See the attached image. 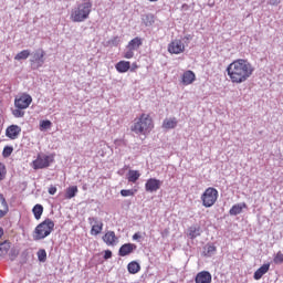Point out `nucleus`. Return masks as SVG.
<instances>
[{"instance_id":"3","label":"nucleus","mask_w":283,"mask_h":283,"mask_svg":"<svg viewBox=\"0 0 283 283\" xmlns=\"http://www.w3.org/2000/svg\"><path fill=\"white\" fill-rule=\"evenodd\" d=\"M52 231H54V221L48 218L35 227L33 231V240H45V238H48Z\"/></svg>"},{"instance_id":"30","label":"nucleus","mask_w":283,"mask_h":283,"mask_svg":"<svg viewBox=\"0 0 283 283\" xmlns=\"http://www.w3.org/2000/svg\"><path fill=\"white\" fill-rule=\"evenodd\" d=\"M103 231V222L93 224L91 229V235H98Z\"/></svg>"},{"instance_id":"21","label":"nucleus","mask_w":283,"mask_h":283,"mask_svg":"<svg viewBox=\"0 0 283 283\" xmlns=\"http://www.w3.org/2000/svg\"><path fill=\"white\" fill-rule=\"evenodd\" d=\"M140 45H143V39H140L139 36H136L128 42L126 48L127 50L136 51L138 50V48H140Z\"/></svg>"},{"instance_id":"5","label":"nucleus","mask_w":283,"mask_h":283,"mask_svg":"<svg viewBox=\"0 0 283 283\" xmlns=\"http://www.w3.org/2000/svg\"><path fill=\"white\" fill-rule=\"evenodd\" d=\"M45 63V51L43 49H36L31 53L30 65L31 70H39L43 67Z\"/></svg>"},{"instance_id":"51","label":"nucleus","mask_w":283,"mask_h":283,"mask_svg":"<svg viewBox=\"0 0 283 283\" xmlns=\"http://www.w3.org/2000/svg\"><path fill=\"white\" fill-rule=\"evenodd\" d=\"M3 238V228L0 227V239Z\"/></svg>"},{"instance_id":"2","label":"nucleus","mask_w":283,"mask_h":283,"mask_svg":"<svg viewBox=\"0 0 283 283\" xmlns=\"http://www.w3.org/2000/svg\"><path fill=\"white\" fill-rule=\"evenodd\" d=\"M92 0H84L82 3L77 4L72 12L71 19L74 23H83L86 19H90L92 14Z\"/></svg>"},{"instance_id":"11","label":"nucleus","mask_w":283,"mask_h":283,"mask_svg":"<svg viewBox=\"0 0 283 283\" xmlns=\"http://www.w3.org/2000/svg\"><path fill=\"white\" fill-rule=\"evenodd\" d=\"M137 247L134 243H125L119 248L118 255L120 258H125L126 255H129L130 253H134L136 251Z\"/></svg>"},{"instance_id":"48","label":"nucleus","mask_w":283,"mask_h":283,"mask_svg":"<svg viewBox=\"0 0 283 283\" xmlns=\"http://www.w3.org/2000/svg\"><path fill=\"white\" fill-rule=\"evenodd\" d=\"M138 67V65L136 63L133 64V67L130 69V72H134V70H136Z\"/></svg>"},{"instance_id":"52","label":"nucleus","mask_w":283,"mask_h":283,"mask_svg":"<svg viewBox=\"0 0 283 283\" xmlns=\"http://www.w3.org/2000/svg\"><path fill=\"white\" fill-rule=\"evenodd\" d=\"M185 39L189 41V39H191V35H186Z\"/></svg>"},{"instance_id":"19","label":"nucleus","mask_w":283,"mask_h":283,"mask_svg":"<svg viewBox=\"0 0 283 283\" xmlns=\"http://www.w3.org/2000/svg\"><path fill=\"white\" fill-rule=\"evenodd\" d=\"M130 67H132V64L127 61H119L115 65V70H117V72H119V74H125V72H129Z\"/></svg>"},{"instance_id":"42","label":"nucleus","mask_w":283,"mask_h":283,"mask_svg":"<svg viewBox=\"0 0 283 283\" xmlns=\"http://www.w3.org/2000/svg\"><path fill=\"white\" fill-rule=\"evenodd\" d=\"M88 223L94 227V224H99L101 222H98V218L96 217H91L88 218Z\"/></svg>"},{"instance_id":"41","label":"nucleus","mask_w":283,"mask_h":283,"mask_svg":"<svg viewBox=\"0 0 283 283\" xmlns=\"http://www.w3.org/2000/svg\"><path fill=\"white\" fill-rule=\"evenodd\" d=\"M213 253H216V247L214 245H208L207 247V255H209V258H211V255H213Z\"/></svg>"},{"instance_id":"37","label":"nucleus","mask_w":283,"mask_h":283,"mask_svg":"<svg viewBox=\"0 0 283 283\" xmlns=\"http://www.w3.org/2000/svg\"><path fill=\"white\" fill-rule=\"evenodd\" d=\"M18 256H19V250L11 249L9 252V258H10L11 262H14V260H17Z\"/></svg>"},{"instance_id":"9","label":"nucleus","mask_w":283,"mask_h":283,"mask_svg":"<svg viewBox=\"0 0 283 283\" xmlns=\"http://www.w3.org/2000/svg\"><path fill=\"white\" fill-rule=\"evenodd\" d=\"M168 52L170 54H181V52H185V44L180 40H175L169 44Z\"/></svg>"},{"instance_id":"17","label":"nucleus","mask_w":283,"mask_h":283,"mask_svg":"<svg viewBox=\"0 0 283 283\" xmlns=\"http://www.w3.org/2000/svg\"><path fill=\"white\" fill-rule=\"evenodd\" d=\"M269 269H271V264L270 263H265L261 268H259L254 272V275H253L254 280H262V276L266 275V273H269Z\"/></svg>"},{"instance_id":"12","label":"nucleus","mask_w":283,"mask_h":283,"mask_svg":"<svg viewBox=\"0 0 283 283\" xmlns=\"http://www.w3.org/2000/svg\"><path fill=\"white\" fill-rule=\"evenodd\" d=\"M211 280L212 276L209 271H201L195 277L196 283H211Z\"/></svg>"},{"instance_id":"27","label":"nucleus","mask_w":283,"mask_h":283,"mask_svg":"<svg viewBox=\"0 0 283 283\" xmlns=\"http://www.w3.org/2000/svg\"><path fill=\"white\" fill-rule=\"evenodd\" d=\"M32 53H30V50H23L21 52H19L15 56L14 60L15 61H25L29 56H31Z\"/></svg>"},{"instance_id":"10","label":"nucleus","mask_w":283,"mask_h":283,"mask_svg":"<svg viewBox=\"0 0 283 283\" xmlns=\"http://www.w3.org/2000/svg\"><path fill=\"white\" fill-rule=\"evenodd\" d=\"M19 134H21V126L11 125L6 130V136L11 140H17L19 138Z\"/></svg>"},{"instance_id":"38","label":"nucleus","mask_w":283,"mask_h":283,"mask_svg":"<svg viewBox=\"0 0 283 283\" xmlns=\"http://www.w3.org/2000/svg\"><path fill=\"white\" fill-rule=\"evenodd\" d=\"M109 45H114V48H117V45L120 43L119 36H114L108 41Z\"/></svg>"},{"instance_id":"34","label":"nucleus","mask_w":283,"mask_h":283,"mask_svg":"<svg viewBox=\"0 0 283 283\" xmlns=\"http://www.w3.org/2000/svg\"><path fill=\"white\" fill-rule=\"evenodd\" d=\"M273 262H274V264H283V253H282V251H279L275 254V256L273 259Z\"/></svg>"},{"instance_id":"6","label":"nucleus","mask_w":283,"mask_h":283,"mask_svg":"<svg viewBox=\"0 0 283 283\" xmlns=\"http://www.w3.org/2000/svg\"><path fill=\"white\" fill-rule=\"evenodd\" d=\"M202 205L206 208L213 207L218 201V190L216 188H208L201 196Z\"/></svg>"},{"instance_id":"23","label":"nucleus","mask_w":283,"mask_h":283,"mask_svg":"<svg viewBox=\"0 0 283 283\" xmlns=\"http://www.w3.org/2000/svg\"><path fill=\"white\" fill-rule=\"evenodd\" d=\"M178 126V120L174 118H166L163 123L164 129H176Z\"/></svg>"},{"instance_id":"7","label":"nucleus","mask_w":283,"mask_h":283,"mask_svg":"<svg viewBox=\"0 0 283 283\" xmlns=\"http://www.w3.org/2000/svg\"><path fill=\"white\" fill-rule=\"evenodd\" d=\"M32 104V96L30 94H22L19 98H15L14 106L18 109H28Z\"/></svg>"},{"instance_id":"49","label":"nucleus","mask_w":283,"mask_h":283,"mask_svg":"<svg viewBox=\"0 0 283 283\" xmlns=\"http://www.w3.org/2000/svg\"><path fill=\"white\" fill-rule=\"evenodd\" d=\"M3 238V228L0 227V239Z\"/></svg>"},{"instance_id":"43","label":"nucleus","mask_w":283,"mask_h":283,"mask_svg":"<svg viewBox=\"0 0 283 283\" xmlns=\"http://www.w3.org/2000/svg\"><path fill=\"white\" fill-rule=\"evenodd\" d=\"M49 193H50V196H54V193H56V186H50Z\"/></svg>"},{"instance_id":"40","label":"nucleus","mask_w":283,"mask_h":283,"mask_svg":"<svg viewBox=\"0 0 283 283\" xmlns=\"http://www.w3.org/2000/svg\"><path fill=\"white\" fill-rule=\"evenodd\" d=\"M124 59H134V50L127 49V51L124 53Z\"/></svg>"},{"instance_id":"18","label":"nucleus","mask_w":283,"mask_h":283,"mask_svg":"<svg viewBox=\"0 0 283 283\" xmlns=\"http://www.w3.org/2000/svg\"><path fill=\"white\" fill-rule=\"evenodd\" d=\"M142 23L146 28H151L154 23H156V18L154 17V13H146L142 15Z\"/></svg>"},{"instance_id":"13","label":"nucleus","mask_w":283,"mask_h":283,"mask_svg":"<svg viewBox=\"0 0 283 283\" xmlns=\"http://www.w3.org/2000/svg\"><path fill=\"white\" fill-rule=\"evenodd\" d=\"M34 169H45L50 167V156H44L43 158H38L33 161Z\"/></svg>"},{"instance_id":"14","label":"nucleus","mask_w":283,"mask_h":283,"mask_svg":"<svg viewBox=\"0 0 283 283\" xmlns=\"http://www.w3.org/2000/svg\"><path fill=\"white\" fill-rule=\"evenodd\" d=\"M188 238L190 240H196V238H200L202 235V228L199 224H195L188 228Z\"/></svg>"},{"instance_id":"22","label":"nucleus","mask_w":283,"mask_h":283,"mask_svg":"<svg viewBox=\"0 0 283 283\" xmlns=\"http://www.w3.org/2000/svg\"><path fill=\"white\" fill-rule=\"evenodd\" d=\"M242 209H247V203L241 202L232 206L229 213L230 216H240V213H242Z\"/></svg>"},{"instance_id":"26","label":"nucleus","mask_w":283,"mask_h":283,"mask_svg":"<svg viewBox=\"0 0 283 283\" xmlns=\"http://www.w3.org/2000/svg\"><path fill=\"white\" fill-rule=\"evenodd\" d=\"M32 213L35 220H41V216H43V207L40 203H36L32 209Z\"/></svg>"},{"instance_id":"32","label":"nucleus","mask_w":283,"mask_h":283,"mask_svg":"<svg viewBox=\"0 0 283 283\" xmlns=\"http://www.w3.org/2000/svg\"><path fill=\"white\" fill-rule=\"evenodd\" d=\"M13 151H14V148L12 146H6L2 151L3 158H10Z\"/></svg>"},{"instance_id":"31","label":"nucleus","mask_w":283,"mask_h":283,"mask_svg":"<svg viewBox=\"0 0 283 283\" xmlns=\"http://www.w3.org/2000/svg\"><path fill=\"white\" fill-rule=\"evenodd\" d=\"M52 127V122L50 119H44L40 122V129L41 132L45 129H50Z\"/></svg>"},{"instance_id":"4","label":"nucleus","mask_w":283,"mask_h":283,"mask_svg":"<svg viewBox=\"0 0 283 283\" xmlns=\"http://www.w3.org/2000/svg\"><path fill=\"white\" fill-rule=\"evenodd\" d=\"M154 127V123L151 122V117L147 114H142L138 120L132 126V132L135 134H146Z\"/></svg>"},{"instance_id":"33","label":"nucleus","mask_w":283,"mask_h":283,"mask_svg":"<svg viewBox=\"0 0 283 283\" xmlns=\"http://www.w3.org/2000/svg\"><path fill=\"white\" fill-rule=\"evenodd\" d=\"M38 260L39 262H45V260H48V252H45L44 249L38 251Z\"/></svg>"},{"instance_id":"1","label":"nucleus","mask_w":283,"mask_h":283,"mask_svg":"<svg viewBox=\"0 0 283 283\" xmlns=\"http://www.w3.org/2000/svg\"><path fill=\"white\" fill-rule=\"evenodd\" d=\"M227 72L233 83L240 84L251 78L253 74V65L244 59H239L228 65Z\"/></svg>"},{"instance_id":"16","label":"nucleus","mask_w":283,"mask_h":283,"mask_svg":"<svg viewBox=\"0 0 283 283\" xmlns=\"http://www.w3.org/2000/svg\"><path fill=\"white\" fill-rule=\"evenodd\" d=\"M9 211L10 207L8 206V201L6 200V197H3L2 193H0V220L1 218H6Z\"/></svg>"},{"instance_id":"46","label":"nucleus","mask_w":283,"mask_h":283,"mask_svg":"<svg viewBox=\"0 0 283 283\" xmlns=\"http://www.w3.org/2000/svg\"><path fill=\"white\" fill-rule=\"evenodd\" d=\"M169 235V229H165L163 232H161V237L163 238H167Z\"/></svg>"},{"instance_id":"8","label":"nucleus","mask_w":283,"mask_h":283,"mask_svg":"<svg viewBox=\"0 0 283 283\" xmlns=\"http://www.w3.org/2000/svg\"><path fill=\"white\" fill-rule=\"evenodd\" d=\"M161 185H163V181H160V179L150 178L145 184V190L148 193H154L158 191V189H160Z\"/></svg>"},{"instance_id":"20","label":"nucleus","mask_w":283,"mask_h":283,"mask_svg":"<svg viewBox=\"0 0 283 283\" xmlns=\"http://www.w3.org/2000/svg\"><path fill=\"white\" fill-rule=\"evenodd\" d=\"M196 81V73L193 71H186L182 75L184 85H191Z\"/></svg>"},{"instance_id":"35","label":"nucleus","mask_w":283,"mask_h":283,"mask_svg":"<svg viewBox=\"0 0 283 283\" xmlns=\"http://www.w3.org/2000/svg\"><path fill=\"white\" fill-rule=\"evenodd\" d=\"M6 174H8L6 165L3 163H0V180H6Z\"/></svg>"},{"instance_id":"29","label":"nucleus","mask_w":283,"mask_h":283,"mask_svg":"<svg viewBox=\"0 0 283 283\" xmlns=\"http://www.w3.org/2000/svg\"><path fill=\"white\" fill-rule=\"evenodd\" d=\"M8 251H10V242L3 241L0 243V258H3V255H8Z\"/></svg>"},{"instance_id":"15","label":"nucleus","mask_w":283,"mask_h":283,"mask_svg":"<svg viewBox=\"0 0 283 283\" xmlns=\"http://www.w3.org/2000/svg\"><path fill=\"white\" fill-rule=\"evenodd\" d=\"M102 240H103V242H105V244H107V247H114V244H116V240H118V238H116V232L107 231L103 235Z\"/></svg>"},{"instance_id":"47","label":"nucleus","mask_w":283,"mask_h":283,"mask_svg":"<svg viewBox=\"0 0 283 283\" xmlns=\"http://www.w3.org/2000/svg\"><path fill=\"white\" fill-rule=\"evenodd\" d=\"M133 240H140V234L139 233H135L133 235Z\"/></svg>"},{"instance_id":"36","label":"nucleus","mask_w":283,"mask_h":283,"mask_svg":"<svg viewBox=\"0 0 283 283\" xmlns=\"http://www.w3.org/2000/svg\"><path fill=\"white\" fill-rule=\"evenodd\" d=\"M22 108H17L12 111V114L15 118H23L25 116V112L21 111Z\"/></svg>"},{"instance_id":"39","label":"nucleus","mask_w":283,"mask_h":283,"mask_svg":"<svg viewBox=\"0 0 283 283\" xmlns=\"http://www.w3.org/2000/svg\"><path fill=\"white\" fill-rule=\"evenodd\" d=\"M120 196H123V198H127L128 196H134V191L132 189H123L120 190Z\"/></svg>"},{"instance_id":"45","label":"nucleus","mask_w":283,"mask_h":283,"mask_svg":"<svg viewBox=\"0 0 283 283\" xmlns=\"http://www.w3.org/2000/svg\"><path fill=\"white\" fill-rule=\"evenodd\" d=\"M282 0H270V6H280Z\"/></svg>"},{"instance_id":"28","label":"nucleus","mask_w":283,"mask_h":283,"mask_svg":"<svg viewBox=\"0 0 283 283\" xmlns=\"http://www.w3.org/2000/svg\"><path fill=\"white\" fill-rule=\"evenodd\" d=\"M138 178H140V172L138 170L128 171V182H137Z\"/></svg>"},{"instance_id":"50","label":"nucleus","mask_w":283,"mask_h":283,"mask_svg":"<svg viewBox=\"0 0 283 283\" xmlns=\"http://www.w3.org/2000/svg\"><path fill=\"white\" fill-rule=\"evenodd\" d=\"M3 238V228L0 227V239Z\"/></svg>"},{"instance_id":"24","label":"nucleus","mask_w":283,"mask_h":283,"mask_svg":"<svg viewBox=\"0 0 283 283\" xmlns=\"http://www.w3.org/2000/svg\"><path fill=\"white\" fill-rule=\"evenodd\" d=\"M127 269L128 273H132V275H136V273L140 271V263L132 261L130 263H128Z\"/></svg>"},{"instance_id":"44","label":"nucleus","mask_w":283,"mask_h":283,"mask_svg":"<svg viewBox=\"0 0 283 283\" xmlns=\"http://www.w3.org/2000/svg\"><path fill=\"white\" fill-rule=\"evenodd\" d=\"M112 259V251L111 250H106L104 253V260H109Z\"/></svg>"},{"instance_id":"25","label":"nucleus","mask_w":283,"mask_h":283,"mask_svg":"<svg viewBox=\"0 0 283 283\" xmlns=\"http://www.w3.org/2000/svg\"><path fill=\"white\" fill-rule=\"evenodd\" d=\"M76 193H78V187L76 186H71L66 189L65 198L67 200H72V198L76 197Z\"/></svg>"}]
</instances>
